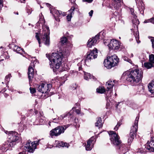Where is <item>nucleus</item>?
I'll list each match as a JSON object with an SVG mask.
<instances>
[{
    "mask_svg": "<svg viewBox=\"0 0 154 154\" xmlns=\"http://www.w3.org/2000/svg\"><path fill=\"white\" fill-rule=\"evenodd\" d=\"M124 74L126 80L133 86L138 85L141 82L143 77L141 72L138 69L133 68L126 71Z\"/></svg>",
    "mask_w": 154,
    "mask_h": 154,
    "instance_id": "1",
    "label": "nucleus"
},
{
    "mask_svg": "<svg viewBox=\"0 0 154 154\" xmlns=\"http://www.w3.org/2000/svg\"><path fill=\"white\" fill-rule=\"evenodd\" d=\"M5 133L8 135L9 140L0 146V150L3 151L12 149V148L16 144V142L19 140L20 135L15 131H5Z\"/></svg>",
    "mask_w": 154,
    "mask_h": 154,
    "instance_id": "2",
    "label": "nucleus"
},
{
    "mask_svg": "<svg viewBox=\"0 0 154 154\" xmlns=\"http://www.w3.org/2000/svg\"><path fill=\"white\" fill-rule=\"evenodd\" d=\"M51 63L50 64V67L52 68L54 72L58 70L62 63L63 56L62 52L53 53L51 55L46 54Z\"/></svg>",
    "mask_w": 154,
    "mask_h": 154,
    "instance_id": "3",
    "label": "nucleus"
},
{
    "mask_svg": "<svg viewBox=\"0 0 154 154\" xmlns=\"http://www.w3.org/2000/svg\"><path fill=\"white\" fill-rule=\"evenodd\" d=\"M119 62V59L115 55L108 57L107 59L104 60V66L107 69H110L112 67L117 65Z\"/></svg>",
    "mask_w": 154,
    "mask_h": 154,
    "instance_id": "4",
    "label": "nucleus"
},
{
    "mask_svg": "<svg viewBox=\"0 0 154 154\" xmlns=\"http://www.w3.org/2000/svg\"><path fill=\"white\" fill-rule=\"evenodd\" d=\"M42 32L40 34L41 38L45 45L49 46L50 45L49 28L47 25H44L42 26Z\"/></svg>",
    "mask_w": 154,
    "mask_h": 154,
    "instance_id": "5",
    "label": "nucleus"
},
{
    "mask_svg": "<svg viewBox=\"0 0 154 154\" xmlns=\"http://www.w3.org/2000/svg\"><path fill=\"white\" fill-rule=\"evenodd\" d=\"M139 119V117L136 118L134 124L131 127L129 134V137L128 140V143H131L134 138L136 133L137 131L138 123Z\"/></svg>",
    "mask_w": 154,
    "mask_h": 154,
    "instance_id": "6",
    "label": "nucleus"
},
{
    "mask_svg": "<svg viewBox=\"0 0 154 154\" xmlns=\"http://www.w3.org/2000/svg\"><path fill=\"white\" fill-rule=\"evenodd\" d=\"M52 87L51 84H42L39 85L38 87V90L41 92L43 94L45 98H46L48 97V93Z\"/></svg>",
    "mask_w": 154,
    "mask_h": 154,
    "instance_id": "7",
    "label": "nucleus"
},
{
    "mask_svg": "<svg viewBox=\"0 0 154 154\" xmlns=\"http://www.w3.org/2000/svg\"><path fill=\"white\" fill-rule=\"evenodd\" d=\"M68 125H64L63 126H58L52 129L50 131V134L51 136H57L61 134L64 133V131L68 127Z\"/></svg>",
    "mask_w": 154,
    "mask_h": 154,
    "instance_id": "8",
    "label": "nucleus"
},
{
    "mask_svg": "<svg viewBox=\"0 0 154 154\" xmlns=\"http://www.w3.org/2000/svg\"><path fill=\"white\" fill-rule=\"evenodd\" d=\"M40 141V140H39L37 141H34L31 143V141L28 140L25 146L26 151L30 153H33L36 148V146L39 144Z\"/></svg>",
    "mask_w": 154,
    "mask_h": 154,
    "instance_id": "9",
    "label": "nucleus"
},
{
    "mask_svg": "<svg viewBox=\"0 0 154 154\" xmlns=\"http://www.w3.org/2000/svg\"><path fill=\"white\" fill-rule=\"evenodd\" d=\"M110 135V139L111 143L116 146H118L121 143V141L119 140V137L116 133L113 131H110L109 133Z\"/></svg>",
    "mask_w": 154,
    "mask_h": 154,
    "instance_id": "10",
    "label": "nucleus"
},
{
    "mask_svg": "<svg viewBox=\"0 0 154 154\" xmlns=\"http://www.w3.org/2000/svg\"><path fill=\"white\" fill-rule=\"evenodd\" d=\"M50 10L51 13L53 14L55 20L59 22L60 21V17L64 16L66 15V13L64 12L58 11L54 8H52Z\"/></svg>",
    "mask_w": 154,
    "mask_h": 154,
    "instance_id": "11",
    "label": "nucleus"
},
{
    "mask_svg": "<svg viewBox=\"0 0 154 154\" xmlns=\"http://www.w3.org/2000/svg\"><path fill=\"white\" fill-rule=\"evenodd\" d=\"M34 67V63L31 62L30 65L29 67L28 73L29 83L32 82V79L33 78L34 75L36 73L33 69Z\"/></svg>",
    "mask_w": 154,
    "mask_h": 154,
    "instance_id": "12",
    "label": "nucleus"
},
{
    "mask_svg": "<svg viewBox=\"0 0 154 154\" xmlns=\"http://www.w3.org/2000/svg\"><path fill=\"white\" fill-rule=\"evenodd\" d=\"M100 34H97L94 37L90 38L87 42V46L89 48H91L99 42Z\"/></svg>",
    "mask_w": 154,
    "mask_h": 154,
    "instance_id": "13",
    "label": "nucleus"
},
{
    "mask_svg": "<svg viewBox=\"0 0 154 154\" xmlns=\"http://www.w3.org/2000/svg\"><path fill=\"white\" fill-rule=\"evenodd\" d=\"M97 49H95L90 52H88L86 59L85 60V62H86L88 61L89 60L94 59L97 58Z\"/></svg>",
    "mask_w": 154,
    "mask_h": 154,
    "instance_id": "14",
    "label": "nucleus"
},
{
    "mask_svg": "<svg viewBox=\"0 0 154 154\" xmlns=\"http://www.w3.org/2000/svg\"><path fill=\"white\" fill-rule=\"evenodd\" d=\"M133 23L134 24V28H135L136 27V32L134 33V35L135 36L136 40L138 43L140 42V41L139 40V32L138 30V25L139 23V21L138 20L136 19H133L132 20Z\"/></svg>",
    "mask_w": 154,
    "mask_h": 154,
    "instance_id": "15",
    "label": "nucleus"
},
{
    "mask_svg": "<svg viewBox=\"0 0 154 154\" xmlns=\"http://www.w3.org/2000/svg\"><path fill=\"white\" fill-rule=\"evenodd\" d=\"M95 141V138L93 137L89 139L87 141V144L85 146L86 150L87 151L91 150L93 147Z\"/></svg>",
    "mask_w": 154,
    "mask_h": 154,
    "instance_id": "16",
    "label": "nucleus"
},
{
    "mask_svg": "<svg viewBox=\"0 0 154 154\" xmlns=\"http://www.w3.org/2000/svg\"><path fill=\"white\" fill-rule=\"evenodd\" d=\"M120 47V43L116 40L112 39L111 40L109 49L113 50H117Z\"/></svg>",
    "mask_w": 154,
    "mask_h": 154,
    "instance_id": "17",
    "label": "nucleus"
},
{
    "mask_svg": "<svg viewBox=\"0 0 154 154\" xmlns=\"http://www.w3.org/2000/svg\"><path fill=\"white\" fill-rule=\"evenodd\" d=\"M145 148L150 152H154V138L148 141L145 146Z\"/></svg>",
    "mask_w": 154,
    "mask_h": 154,
    "instance_id": "18",
    "label": "nucleus"
},
{
    "mask_svg": "<svg viewBox=\"0 0 154 154\" xmlns=\"http://www.w3.org/2000/svg\"><path fill=\"white\" fill-rule=\"evenodd\" d=\"M135 0L140 12L143 15L144 10L145 9V7L143 2L142 0Z\"/></svg>",
    "mask_w": 154,
    "mask_h": 154,
    "instance_id": "19",
    "label": "nucleus"
},
{
    "mask_svg": "<svg viewBox=\"0 0 154 154\" xmlns=\"http://www.w3.org/2000/svg\"><path fill=\"white\" fill-rule=\"evenodd\" d=\"M112 5L116 9H117L121 6L123 3L122 0H112Z\"/></svg>",
    "mask_w": 154,
    "mask_h": 154,
    "instance_id": "20",
    "label": "nucleus"
},
{
    "mask_svg": "<svg viewBox=\"0 0 154 154\" xmlns=\"http://www.w3.org/2000/svg\"><path fill=\"white\" fill-rule=\"evenodd\" d=\"M117 82V81L116 80H114L113 81L111 80H108L106 82V84L107 89L112 90V88L115 85L116 83Z\"/></svg>",
    "mask_w": 154,
    "mask_h": 154,
    "instance_id": "21",
    "label": "nucleus"
},
{
    "mask_svg": "<svg viewBox=\"0 0 154 154\" xmlns=\"http://www.w3.org/2000/svg\"><path fill=\"white\" fill-rule=\"evenodd\" d=\"M75 8L74 7H72L71 9L68 11V15L66 17V19L68 21L71 20L72 17V15L74 14V11Z\"/></svg>",
    "mask_w": 154,
    "mask_h": 154,
    "instance_id": "22",
    "label": "nucleus"
},
{
    "mask_svg": "<svg viewBox=\"0 0 154 154\" xmlns=\"http://www.w3.org/2000/svg\"><path fill=\"white\" fill-rule=\"evenodd\" d=\"M120 150L121 154H124L128 151V149L124 144H121L118 148Z\"/></svg>",
    "mask_w": 154,
    "mask_h": 154,
    "instance_id": "23",
    "label": "nucleus"
},
{
    "mask_svg": "<svg viewBox=\"0 0 154 154\" xmlns=\"http://www.w3.org/2000/svg\"><path fill=\"white\" fill-rule=\"evenodd\" d=\"M56 143L57 144V146L60 147H68L69 145L66 143H64L62 141H56Z\"/></svg>",
    "mask_w": 154,
    "mask_h": 154,
    "instance_id": "24",
    "label": "nucleus"
},
{
    "mask_svg": "<svg viewBox=\"0 0 154 154\" xmlns=\"http://www.w3.org/2000/svg\"><path fill=\"white\" fill-rule=\"evenodd\" d=\"M148 87L151 93H154V79L149 84Z\"/></svg>",
    "mask_w": 154,
    "mask_h": 154,
    "instance_id": "25",
    "label": "nucleus"
},
{
    "mask_svg": "<svg viewBox=\"0 0 154 154\" xmlns=\"http://www.w3.org/2000/svg\"><path fill=\"white\" fill-rule=\"evenodd\" d=\"M96 126L98 127L99 128L101 127L102 126V121L101 118H98L97 119L96 122L95 123Z\"/></svg>",
    "mask_w": 154,
    "mask_h": 154,
    "instance_id": "26",
    "label": "nucleus"
},
{
    "mask_svg": "<svg viewBox=\"0 0 154 154\" xmlns=\"http://www.w3.org/2000/svg\"><path fill=\"white\" fill-rule=\"evenodd\" d=\"M13 49L14 51L18 53L21 54L22 52L23 51V50L21 48L17 45H15L14 46Z\"/></svg>",
    "mask_w": 154,
    "mask_h": 154,
    "instance_id": "27",
    "label": "nucleus"
},
{
    "mask_svg": "<svg viewBox=\"0 0 154 154\" xmlns=\"http://www.w3.org/2000/svg\"><path fill=\"white\" fill-rule=\"evenodd\" d=\"M138 92H139L140 94H144L145 93L144 87L143 85H140L138 88Z\"/></svg>",
    "mask_w": 154,
    "mask_h": 154,
    "instance_id": "28",
    "label": "nucleus"
},
{
    "mask_svg": "<svg viewBox=\"0 0 154 154\" xmlns=\"http://www.w3.org/2000/svg\"><path fill=\"white\" fill-rule=\"evenodd\" d=\"M144 67L147 69L151 68V67H153L154 64H153L151 62L145 63L144 64Z\"/></svg>",
    "mask_w": 154,
    "mask_h": 154,
    "instance_id": "29",
    "label": "nucleus"
},
{
    "mask_svg": "<svg viewBox=\"0 0 154 154\" xmlns=\"http://www.w3.org/2000/svg\"><path fill=\"white\" fill-rule=\"evenodd\" d=\"M93 76L88 73H84V78L86 80H88L89 79H91Z\"/></svg>",
    "mask_w": 154,
    "mask_h": 154,
    "instance_id": "30",
    "label": "nucleus"
},
{
    "mask_svg": "<svg viewBox=\"0 0 154 154\" xmlns=\"http://www.w3.org/2000/svg\"><path fill=\"white\" fill-rule=\"evenodd\" d=\"M97 92L102 94L104 93L105 91L103 87H100L97 89Z\"/></svg>",
    "mask_w": 154,
    "mask_h": 154,
    "instance_id": "31",
    "label": "nucleus"
},
{
    "mask_svg": "<svg viewBox=\"0 0 154 154\" xmlns=\"http://www.w3.org/2000/svg\"><path fill=\"white\" fill-rule=\"evenodd\" d=\"M146 150L147 149L145 148L144 149L142 148L138 149L137 152L138 153H144L146 152Z\"/></svg>",
    "mask_w": 154,
    "mask_h": 154,
    "instance_id": "32",
    "label": "nucleus"
},
{
    "mask_svg": "<svg viewBox=\"0 0 154 154\" xmlns=\"http://www.w3.org/2000/svg\"><path fill=\"white\" fill-rule=\"evenodd\" d=\"M106 91L107 92L106 93V97L108 98L111 96L112 94V91L111 89H108V90H106Z\"/></svg>",
    "mask_w": 154,
    "mask_h": 154,
    "instance_id": "33",
    "label": "nucleus"
},
{
    "mask_svg": "<svg viewBox=\"0 0 154 154\" xmlns=\"http://www.w3.org/2000/svg\"><path fill=\"white\" fill-rule=\"evenodd\" d=\"M149 61L150 62L154 64V55L151 54L149 56Z\"/></svg>",
    "mask_w": 154,
    "mask_h": 154,
    "instance_id": "34",
    "label": "nucleus"
},
{
    "mask_svg": "<svg viewBox=\"0 0 154 154\" xmlns=\"http://www.w3.org/2000/svg\"><path fill=\"white\" fill-rule=\"evenodd\" d=\"M71 115V114L69 113H68L67 114L65 115H63L60 116L58 118V119L60 121L62 120L66 116L68 115L70 116Z\"/></svg>",
    "mask_w": 154,
    "mask_h": 154,
    "instance_id": "35",
    "label": "nucleus"
},
{
    "mask_svg": "<svg viewBox=\"0 0 154 154\" xmlns=\"http://www.w3.org/2000/svg\"><path fill=\"white\" fill-rule=\"evenodd\" d=\"M111 40L110 39H105L104 40L103 42L105 45L108 46L109 48Z\"/></svg>",
    "mask_w": 154,
    "mask_h": 154,
    "instance_id": "36",
    "label": "nucleus"
},
{
    "mask_svg": "<svg viewBox=\"0 0 154 154\" xmlns=\"http://www.w3.org/2000/svg\"><path fill=\"white\" fill-rule=\"evenodd\" d=\"M67 42V38L66 37L63 36L61 38L60 42L62 44L66 43Z\"/></svg>",
    "mask_w": 154,
    "mask_h": 154,
    "instance_id": "37",
    "label": "nucleus"
},
{
    "mask_svg": "<svg viewBox=\"0 0 154 154\" xmlns=\"http://www.w3.org/2000/svg\"><path fill=\"white\" fill-rule=\"evenodd\" d=\"M151 23L154 24V18L152 17L149 19L145 20L144 21V23Z\"/></svg>",
    "mask_w": 154,
    "mask_h": 154,
    "instance_id": "38",
    "label": "nucleus"
},
{
    "mask_svg": "<svg viewBox=\"0 0 154 154\" xmlns=\"http://www.w3.org/2000/svg\"><path fill=\"white\" fill-rule=\"evenodd\" d=\"M35 38H36V39L38 40V43L39 44V46H40V44H41V42H40V36L39 35V34L37 32L35 33Z\"/></svg>",
    "mask_w": 154,
    "mask_h": 154,
    "instance_id": "39",
    "label": "nucleus"
},
{
    "mask_svg": "<svg viewBox=\"0 0 154 154\" xmlns=\"http://www.w3.org/2000/svg\"><path fill=\"white\" fill-rule=\"evenodd\" d=\"M45 121V118L41 114L39 116V121L41 122H43Z\"/></svg>",
    "mask_w": 154,
    "mask_h": 154,
    "instance_id": "40",
    "label": "nucleus"
},
{
    "mask_svg": "<svg viewBox=\"0 0 154 154\" xmlns=\"http://www.w3.org/2000/svg\"><path fill=\"white\" fill-rule=\"evenodd\" d=\"M11 77V75L10 74H9L7 75L6 76L5 80V81L6 82V83H8L9 82Z\"/></svg>",
    "mask_w": 154,
    "mask_h": 154,
    "instance_id": "41",
    "label": "nucleus"
},
{
    "mask_svg": "<svg viewBox=\"0 0 154 154\" xmlns=\"http://www.w3.org/2000/svg\"><path fill=\"white\" fill-rule=\"evenodd\" d=\"M123 59L125 61H127L131 64L132 63L131 60L126 57H123Z\"/></svg>",
    "mask_w": 154,
    "mask_h": 154,
    "instance_id": "42",
    "label": "nucleus"
},
{
    "mask_svg": "<svg viewBox=\"0 0 154 154\" xmlns=\"http://www.w3.org/2000/svg\"><path fill=\"white\" fill-rule=\"evenodd\" d=\"M136 106V104L134 103H131L129 104V106L133 109L135 108Z\"/></svg>",
    "mask_w": 154,
    "mask_h": 154,
    "instance_id": "43",
    "label": "nucleus"
},
{
    "mask_svg": "<svg viewBox=\"0 0 154 154\" xmlns=\"http://www.w3.org/2000/svg\"><path fill=\"white\" fill-rule=\"evenodd\" d=\"M29 89L30 91V92L32 94L36 92V90L35 88H32L31 87H30Z\"/></svg>",
    "mask_w": 154,
    "mask_h": 154,
    "instance_id": "44",
    "label": "nucleus"
},
{
    "mask_svg": "<svg viewBox=\"0 0 154 154\" xmlns=\"http://www.w3.org/2000/svg\"><path fill=\"white\" fill-rule=\"evenodd\" d=\"M3 7V0H0V11Z\"/></svg>",
    "mask_w": 154,
    "mask_h": 154,
    "instance_id": "45",
    "label": "nucleus"
},
{
    "mask_svg": "<svg viewBox=\"0 0 154 154\" xmlns=\"http://www.w3.org/2000/svg\"><path fill=\"white\" fill-rule=\"evenodd\" d=\"M130 10L132 15L134 16L135 15V14L134 13V9L131 8L130 9Z\"/></svg>",
    "mask_w": 154,
    "mask_h": 154,
    "instance_id": "46",
    "label": "nucleus"
},
{
    "mask_svg": "<svg viewBox=\"0 0 154 154\" xmlns=\"http://www.w3.org/2000/svg\"><path fill=\"white\" fill-rule=\"evenodd\" d=\"M60 121L57 119H53V122L54 123H58V122H60Z\"/></svg>",
    "mask_w": 154,
    "mask_h": 154,
    "instance_id": "47",
    "label": "nucleus"
},
{
    "mask_svg": "<svg viewBox=\"0 0 154 154\" xmlns=\"http://www.w3.org/2000/svg\"><path fill=\"white\" fill-rule=\"evenodd\" d=\"M93 0H83L82 1L83 2H87L88 3H91L92 1Z\"/></svg>",
    "mask_w": 154,
    "mask_h": 154,
    "instance_id": "48",
    "label": "nucleus"
},
{
    "mask_svg": "<svg viewBox=\"0 0 154 154\" xmlns=\"http://www.w3.org/2000/svg\"><path fill=\"white\" fill-rule=\"evenodd\" d=\"M151 41L152 42V47L154 49V38L151 39Z\"/></svg>",
    "mask_w": 154,
    "mask_h": 154,
    "instance_id": "49",
    "label": "nucleus"
},
{
    "mask_svg": "<svg viewBox=\"0 0 154 154\" xmlns=\"http://www.w3.org/2000/svg\"><path fill=\"white\" fill-rule=\"evenodd\" d=\"M93 13V10H91V11L89 13V14L90 17H92Z\"/></svg>",
    "mask_w": 154,
    "mask_h": 154,
    "instance_id": "50",
    "label": "nucleus"
},
{
    "mask_svg": "<svg viewBox=\"0 0 154 154\" xmlns=\"http://www.w3.org/2000/svg\"><path fill=\"white\" fill-rule=\"evenodd\" d=\"M80 111H81L80 109H77L75 110V112L77 114H79L80 113Z\"/></svg>",
    "mask_w": 154,
    "mask_h": 154,
    "instance_id": "51",
    "label": "nucleus"
},
{
    "mask_svg": "<svg viewBox=\"0 0 154 154\" xmlns=\"http://www.w3.org/2000/svg\"><path fill=\"white\" fill-rule=\"evenodd\" d=\"M119 127L120 126H118L116 125L114 129L115 130L117 131Z\"/></svg>",
    "mask_w": 154,
    "mask_h": 154,
    "instance_id": "52",
    "label": "nucleus"
},
{
    "mask_svg": "<svg viewBox=\"0 0 154 154\" xmlns=\"http://www.w3.org/2000/svg\"><path fill=\"white\" fill-rule=\"evenodd\" d=\"M119 127L120 126H118L116 125L114 129L115 130L117 131Z\"/></svg>",
    "mask_w": 154,
    "mask_h": 154,
    "instance_id": "53",
    "label": "nucleus"
},
{
    "mask_svg": "<svg viewBox=\"0 0 154 154\" xmlns=\"http://www.w3.org/2000/svg\"><path fill=\"white\" fill-rule=\"evenodd\" d=\"M6 54H7V56L5 57V58L6 59H8L9 58V57L8 56H7V55L8 54V53H5V55H6Z\"/></svg>",
    "mask_w": 154,
    "mask_h": 154,
    "instance_id": "54",
    "label": "nucleus"
},
{
    "mask_svg": "<svg viewBox=\"0 0 154 154\" xmlns=\"http://www.w3.org/2000/svg\"><path fill=\"white\" fill-rule=\"evenodd\" d=\"M121 124H122V123L121 122H118L117 125L118 126H120Z\"/></svg>",
    "mask_w": 154,
    "mask_h": 154,
    "instance_id": "55",
    "label": "nucleus"
},
{
    "mask_svg": "<svg viewBox=\"0 0 154 154\" xmlns=\"http://www.w3.org/2000/svg\"><path fill=\"white\" fill-rule=\"evenodd\" d=\"M46 5L48 7H50L51 6V5L48 3H46Z\"/></svg>",
    "mask_w": 154,
    "mask_h": 154,
    "instance_id": "56",
    "label": "nucleus"
},
{
    "mask_svg": "<svg viewBox=\"0 0 154 154\" xmlns=\"http://www.w3.org/2000/svg\"><path fill=\"white\" fill-rule=\"evenodd\" d=\"M76 107V106H75L72 108V110H73V111H74L75 110V109Z\"/></svg>",
    "mask_w": 154,
    "mask_h": 154,
    "instance_id": "57",
    "label": "nucleus"
},
{
    "mask_svg": "<svg viewBox=\"0 0 154 154\" xmlns=\"http://www.w3.org/2000/svg\"><path fill=\"white\" fill-rule=\"evenodd\" d=\"M19 154H25V153L24 152H20L19 153Z\"/></svg>",
    "mask_w": 154,
    "mask_h": 154,
    "instance_id": "58",
    "label": "nucleus"
},
{
    "mask_svg": "<svg viewBox=\"0 0 154 154\" xmlns=\"http://www.w3.org/2000/svg\"><path fill=\"white\" fill-rule=\"evenodd\" d=\"M80 104H79V103H77L75 104V105L76 106H79Z\"/></svg>",
    "mask_w": 154,
    "mask_h": 154,
    "instance_id": "59",
    "label": "nucleus"
},
{
    "mask_svg": "<svg viewBox=\"0 0 154 154\" xmlns=\"http://www.w3.org/2000/svg\"><path fill=\"white\" fill-rule=\"evenodd\" d=\"M75 85V86L74 87V89H76V88L77 87H76V85Z\"/></svg>",
    "mask_w": 154,
    "mask_h": 154,
    "instance_id": "60",
    "label": "nucleus"
},
{
    "mask_svg": "<svg viewBox=\"0 0 154 154\" xmlns=\"http://www.w3.org/2000/svg\"><path fill=\"white\" fill-rule=\"evenodd\" d=\"M18 15V12H17L16 13Z\"/></svg>",
    "mask_w": 154,
    "mask_h": 154,
    "instance_id": "61",
    "label": "nucleus"
},
{
    "mask_svg": "<svg viewBox=\"0 0 154 154\" xmlns=\"http://www.w3.org/2000/svg\"><path fill=\"white\" fill-rule=\"evenodd\" d=\"M81 68V67H79V69H80V68Z\"/></svg>",
    "mask_w": 154,
    "mask_h": 154,
    "instance_id": "62",
    "label": "nucleus"
},
{
    "mask_svg": "<svg viewBox=\"0 0 154 154\" xmlns=\"http://www.w3.org/2000/svg\"><path fill=\"white\" fill-rule=\"evenodd\" d=\"M115 95L116 96V93H115Z\"/></svg>",
    "mask_w": 154,
    "mask_h": 154,
    "instance_id": "63",
    "label": "nucleus"
},
{
    "mask_svg": "<svg viewBox=\"0 0 154 154\" xmlns=\"http://www.w3.org/2000/svg\"><path fill=\"white\" fill-rule=\"evenodd\" d=\"M2 48V46L1 47V48Z\"/></svg>",
    "mask_w": 154,
    "mask_h": 154,
    "instance_id": "64",
    "label": "nucleus"
}]
</instances>
